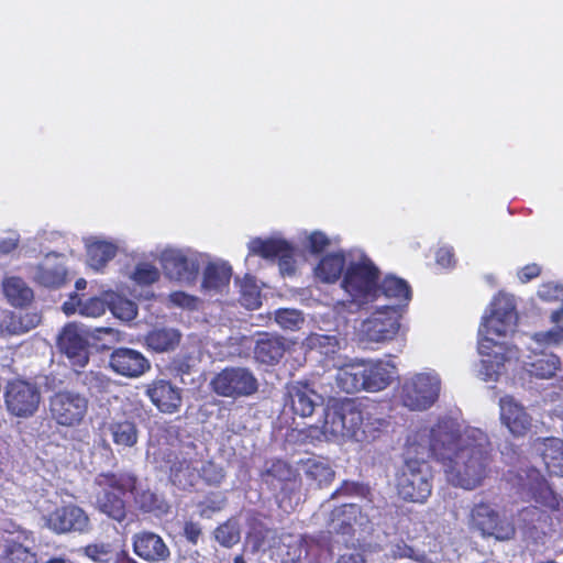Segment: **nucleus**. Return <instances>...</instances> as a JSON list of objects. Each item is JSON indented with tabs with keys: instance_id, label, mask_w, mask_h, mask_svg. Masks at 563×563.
Masks as SVG:
<instances>
[{
	"instance_id": "4be33fe9",
	"label": "nucleus",
	"mask_w": 563,
	"mask_h": 563,
	"mask_svg": "<svg viewBox=\"0 0 563 563\" xmlns=\"http://www.w3.org/2000/svg\"><path fill=\"white\" fill-rule=\"evenodd\" d=\"M345 262L346 257L343 251L325 254L317 264L314 275L322 283L334 284L345 272Z\"/></svg>"
},
{
	"instance_id": "5fc2aeb1",
	"label": "nucleus",
	"mask_w": 563,
	"mask_h": 563,
	"mask_svg": "<svg viewBox=\"0 0 563 563\" xmlns=\"http://www.w3.org/2000/svg\"><path fill=\"white\" fill-rule=\"evenodd\" d=\"M278 266L280 269V273L283 275H292L296 272V260H295V249L290 243L287 244V250L278 257Z\"/></svg>"
},
{
	"instance_id": "0e129e2a",
	"label": "nucleus",
	"mask_w": 563,
	"mask_h": 563,
	"mask_svg": "<svg viewBox=\"0 0 563 563\" xmlns=\"http://www.w3.org/2000/svg\"><path fill=\"white\" fill-rule=\"evenodd\" d=\"M201 527L198 522L195 521H186L184 525V537L186 540L191 543L192 545H196L198 543V540L201 536Z\"/></svg>"
},
{
	"instance_id": "e2e57ef3",
	"label": "nucleus",
	"mask_w": 563,
	"mask_h": 563,
	"mask_svg": "<svg viewBox=\"0 0 563 563\" xmlns=\"http://www.w3.org/2000/svg\"><path fill=\"white\" fill-rule=\"evenodd\" d=\"M89 517L81 508L73 506V531L84 532L89 528Z\"/></svg>"
},
{
	"instance_id": "c756f323",
	"label": "nucleus",
	"mask_w": 563,
	"mask_h": 563,
	"mask_svg": "<svg viewBox=\"0 0 563 563\" xmlns=\"http://www.w3.org/2000/svg\"><path fill=\"white\" fill-rule=\"evenodd\" d=\"M169 478L179 489L190 490L199 481L198 467L186 459L176 461L170 466Z\"/></svg>"
},
{
	"instance_id": "2f4dec72",
	"label": "nucleus",
	"mask_w": 563,
	"mask_h": 563,
	"mask_svg": "<svg viewBox=\"0 0 563 563\" xmlns=\"http://www.w3.org/2000/svg\"><path fill=\"white\" fill-rule=\"evenodd\" d=\"M301 463L307 479L316 483L319 487L328 485L333 481L334 471L328 461L319 457H309Z\"/></svg>"
},
{
	"instance_id": "bf43d9fd",
	"label": "nucleus",
	"mask_w": 563,
	"mask_h": 563,
	"mask_svg": "<svg viewBox=\"0 0 563 563\" xmlns=\"http://www.w3.org/2000/svg\"><path fill=\"white\" fill-rule=\"evenodd\" d=\"M330 244L329 238L319 231L312 232L309 236V249L311 253L320 254Z\"/></svg>"
},
{
	"instance_id": "603ef678",
	"label": "nucleus",
	"mask_w": 563,
	"mask_h": 563,
	"mask_svg": "<svg viewBox=\"0 0 563 563\" xmlns=\"http://www.w3.org/2000/svg\"><path fill=\"white\" fill-rule=\"evenodd\" d=\"M240 301L249 309H256L262 305L260 289L254 283L245 282L241 286Z\"/></svg>"
},
{
	"instance_id": "473e14b6",
	"label": "nucleus",
	"mask_w": 563,
	"mask_h": 563,
	"mask_svg": "<svg viewBox=\"0 0 563 563\" xmlns=\"http://www.w3.org/2000/svg\"><path fill=\"white\" fill-rule=\"evenodd\" d=\"M363 372L365 377V390L367 391L383 390L391 382L390 371L382 361L363 366Z\"/></svg>"
},
{
	"instance_id": "c9c22d12",
	"label": "nucleus",
	"mask_w": 563,
	"mask_h": 563,
	"mask_svg": "<svg viewBox=\"0 0 563 563\" xmlns=\"http://www.w3.org/2000/svg\"><path fill=\"white\" fill-rule=\"evenodd\" d=\"M533 499L542 507L559 511L561 509L562 498L556 494L548 481L543 477L536 481L531 486Z\"/></svg>"
},
{
	"instance_id": "3c124183",
	"label": "nucleus",
	"mask_w": 563,
	"mask_h": 563,
	"mask_svg": "<svg viewBox=\"0 0 563 563\" xmlns=\"http://www.w3.org/2000/svg\"><path fill=\"white\" fill-rule=\"evenodd\" d=\"M168 301L175 307L189 311L198 310L200 305V299L197 296L189 295L181 290L170 292Z\"/></svg>"
},
{
	"instance_id": "a19ab883",
	"label": "nucleus",
	"mask_w": 563,
	"mask_h": 563,
	"mask_svg": "<svg viewBox=\"0 0 563 563\" xmlns=\"http://www.w3.org/2000/svg\"><path fill=\"white\" fill-rule=\"evenodd\" d=\"M214 539L224 548H232L241 539L240 525L234 519H229L219 525L214 530Z\"/></svg>"
},
{
	"instance_id": "a878e982",
	"label": "nucleus",
	"mask_w": 563,
	"mask_h": 563,
	"mask_svg": "<svg viewBox=\"0 0 563 563\" xmlns=\"http://www.w3.org/2000/svg\"><path fill=\"white\" fill-rule=\"evenodd\" d=\"M2 289L7 300L13 307L22 308L34 298L33 290L22 278L16 276L5 277L2 282Z\"/></svg>"
},
{
	"instance_id": "e433bc0d",
	"label": "nucleus",
	"mask_w": 563,
	"mask_h": 563,
	"mask_svg": "<svg viewBox=\"0 0 563 563\" xmlns=\"http://www.w3.org/2000/svg\"><path fill=\"white\" fill-rule=\"evenodd\" d=\"M287 242L283 239H253L250 244V253L253 255H258L265 260H275L287 250Z\"/></svg>"
},
{
	"instance_id": "2eb2a0df",
	"label": "nucleus",
	"mask_w": 563,
	"mask_h": 563,
	"mask_svg": "<svg viewBox=\"0 0 563 563\" xmlns=\"http://www.w3.org/2000/svg\"><path fill=\"white\" fill-rule=\"evenodd\" d=\"M109 366L118 375L136 378L151 369L150 361L140 352L130 347L114 349Z\"/></svg>"
},
{
	"instance_id": "49530a36",
	"label": "nucleus",
	"mask_w": 563,
	"mask_h": 563,
	"mask_svg": "<svg viewBox=\"0 0 563 563\" xmlns=\"http://www.w3.org/2000/svg\"><path fill=\"white\" fill-rule=\"evenodd\" d=\"M199 479L208 486H219L225 477L223 468L213 461H203L198 467Z\"/></svg>"
},
{
	"instance_id": "20e7f679",
	"label": "nucleus",
	"mask_w": 563,
	"mask_h": 563,
	"mask_svg": "<svg viewBox=\"0 0 563 563\" xmlns=\"http://www.w3.org/2000/svg\"><path fill=\"white\" fill-rule=\"evenodd\" d=\"M96 505L110 518L121 522L126 516L124 496L136 490L137 477L129 472H102L95 477Z\"/></svg>"
},
{
	"instance_id": "f704fd0d",
	"label": "nucleus",
	"mask_w": 563,
	"mask_h": 563,
	"mask_svg": "<svg viewBox=\"0 0 563 563\" xmlns=\"http://www.w3.org/2000/svg\"><path fill=\"white\" fill-rule=\"evenodd\" d=\"M109 432L118 446L132 448L137 443L139 430L131 420L112 421L109 424Z\"/></svg>"
},
{
	"instance_id": "4d7b16f0",
	"label": "nucleus",
	"mask_w": 563,
	"mask_h": 563,
	"mask_svg": "<svg viewBox=\"0 0 563 563\" xmlns=\"http://www.w3.org/2000/svg\"><path fill=\"white\" fill-rule=\"evenodd\" d=\"M276 321L284 328L295 329L301 321L300 313L291 309H280L276 312Z\"/></svg>"
},
{
	"instance_id": "13d9d810",
	"label": "nucleus",
	"mask_w": 563,
	"mask_h": 563,
	"mask_svg": "<svg viewBox=\"0 0 563 563\" xmlns=\"http://www.w3.org/2000/svg\"><path fill=\"white\" fill-rule=\"evenodd\" d=\"M57 350L70 360V323H66L56 339Z\"/></svg>"
},
{
	"instance_id": "f8f14e48",
	"label": "nucleus",
	"mask_w": 563,
	"mask_h": 563,
	"mask_svg": "<svg viewBox=\"0 0 563 563\" xmlns=\"http://www.w3.org/2000/svg\"><path fill=\"white\" fill-rule=\"evenodd\" d=\"M285 393V405L291 412L301 418L311 417L316 408L323 404V397L305 380L287 383Z\"/></svg>"
},
{
	"instance_id": "ddd939ff",
	"label": "nucleus",
	"mask_w": 563,
	"mask_h": 563,
	"mask_svg": "<svg viewBox=\"0 0 563 563\" xmlns=\"http://www.w3.org/2000/svg\"><path fill=\"white\" fill-rule=\"evenodd\" d=\"M161 264L165 274L177 282H195L200 269L198 260L180 250L163 252Z\"/></svg>"
},
{
	"instance_id": "72a5a7b5",
	"label": "nucleus",
	"mask_w": 563,
	"mask_h": 563,
	"mask_svg": "<svg viewBox=\"0 0 563 563\" xmlns=\"http://www.w3.org/2000/svg\"><path fill=\"white\" fill-rule=\"evenodd\" d=\"M338 386L347 394L365 390V377L363 366L346 365L336 374Z\"/></svg>"
},
{
	"instance_id": "79ce46f5",
	"label": "nucleus",
	"mask_w": 563,
	"mask_h": 563,
	"mask_svg": "<svg viewBox=\"0 0 563 563\" xmlns=\"http://www.w3.org/2000/svg\"><path fill=\"white\" fill-rule=\"evenodd\" d=\"M53 418L62 426H70V394L58 393L51 399Z\"/></svg>"
},
{
	"instance_id": "ea45409f",
	"label": "nucleus",
	"mask_w": 563,
	"mask_h": 563,
	"mask_svg": "<svg viewBox=\"0 0 563 563\" xmlns=\"http://www.w3.org/2000/svg\"><path fill=\"white\" fill-rule=\"evenodd\" d=\"M563 307L551 313V321L556 325L548 331H540L532 334V340L541 346L560 345L563 342Z\"/></svg>"
},
{
	"instance_id": "9b49d317",
	"label": "nucleus",
	"mask_w": 563,
	"mask_h": 563,
	"mask_svg": "<svg viewBox=\"0 0 563 563\" xmlns=\"http://www.w3.org/2000/svg\"><path fill=\"white\" fill-rule=\"evenodd\" d=\"M400 329V314L395 307L385 306L377 309L364 321L363 332L371 342L393 340Z\"/></svg>"
},
{
	"instance_id": "bb28decb",
	"label": "nucleus",
	"mask_w": 563,
	"mask_h": 563,
	"mask_svg": "<svg viewBox=\"0 0 563 563\" xmlns=\"http://www.w3.org/2000/svg\"><path fill=\"white\" fill-rule=\"evenodd\" d=\"M494 345H496V343L493 342L492 338H482L478 341L479 353L487 356V358H484L481 362V374L483 375V379L486 382L497 379L506 361L504 354L496 353L494 356L490 355L488 350Z\"/></svg>"
},
{
	"instance_id": "864d4df0",
	"label": "nucleus",
	"mask_w": 563,
	"mask_h": 563,
	"mask_svg": "<svg viewBox=\"0 0 563 563\" xmlns=\"http://www.w3.org/2000/svg\"><path fill=\"white\" fill-rule=\"evenodd\" d=\"M0 333L3 336L24 333L20 316L13 312L5 313L0 321Z\"/></svg>"
},
{
	"instance_id": "f03ea898",
	"label": "nucleus",
	"mask_w": 563,
	"mask_h": 563,
	"mask_svg": "<svg viewBox=\"0 0 563 563\" xmlns=\"http://www.w3.org/2000/svg\"><path fill=\"white\" fill-rule=\"evenodd\" d=\"M424 449L419 442L409 443L405 461L396 473V492L406 503L423 504L431 496L433 473L424 460Z\"/></svg>"
},
{
	"instance_id": "6ab92c4d",
	"label": "nucleus",
	"mask_w": 563,
	"mask_h": 563,
	"mask_svg": "<svg viewBox=\"0 0 563 563\" xmlns=\"http://www.w3.org/2000/svg\"><path fill=\"white\" fill-rule=\"evenodd\" d=\"M289 345L285 338L263 332L254 346V358L264 365H276L288 351Z\"/></svg>"
},
{
	"instance_id": "c03bdc74",
	"label": "nucleus",
	"mask_w": 563,
	"mask_h": 563,
	"mask_svg": "<svg viewBox=\"0 0 563 563\" xmlns=\"http://www.w3.org/2000/svg\"><path fill=\"white\" fill-rule=\"evenodd\" d=\"M272 533V529L268 528L265 523L260 520H254L250 525V530L247 532V539L252 545V552L256 553L263 549Z\"/></svg>"
},
{
	"instance_id": "39448f33",
	"label": "nucleus",
	"mask_w": 563,
	"mask_h": 563,
	"mask_svg": "<svg viewBox=\"0 0 563 563\" xmlns=\"http://www.w3.org/2000/svg\"><path fill=\"white\" fill-rule=\"evenodd\" d=\"M467 519L468 527L483 538L509 541L517 532L512 519L500 511L496 503L484 496L473 503Z\"/></svg>"
},
{
	"instance_id": "f257e3e1",
	"label": "nucleus",
	"mask_w": 563,
	"mask_h": 563,
	"mask_svg": "<svg viewBox=\"0 0 563 563\" xmlns=\"http://www.w3.org/2000/svg\"><path fill=\"white\" fill-rule=\"evenodd\" d=\"M427 456L441 462L454 486L474 489L487 477L492 463L488 437L474 429L462 435L451 419H440L427 435Z\"/></svg>"
},
{
	"instance_id": "a18cd8bd",
	"label": "nucleus",
	"mask_w": 563,
	"mask_h": 563,
	"mask_svg": "<svg viewBox=\"0 0 563 563\" xmlns=\"http://www.w3.org/2000/svg\"><path fill=\"white\" fill-rule=\"evenodd\" d=\"M89 342L77 333L73 323V367H85L89 362Z\"/></svg>"
},
{
	"instance_id": "a211bd4d",
	"label": "nucleus",
	"mask_w": 563,
	"mask_h": 563,
	"mask_svg": "<svg viewBox=\"0 0 563 563\" xmlns=\"http://www.w3.org/2000/svg\"><path fill=\"white\" fill-rule=\"evenodd\" d=\"M499 408L500 421L514 437H523L529 432L532 419L526 408L512 396L501 397Z\"/></svg>"
},
{
	"instance_id": "6e6d98bb",
	"label": "nucleus",
	"mask_w": 563,
	"mask_h": 563,
	"mask_svg": "<svg viewBox=\"0 0 563 563\" xmlns=\"http://www.w3.org/2000/svg\"><path fill=\"white\" fill-rule=\"evenodd\" d=\"M88 409V398L85 393L77 390L73 393V422H79Z\"/></svg>"
},
{
	"instance_id": "f3484780",
	"label": "nucleus",
	"mask_w": 563,
	"mask_h": 563,
	"mask_svg": "<svg viewBox=\"0 0 563 563\" xmlns=\"http://www.w3.org/2000/svg\"><path fill=\"white\" fill-rule=\"evenodd\" d=\"M133 552L148 563L166 562L170 550L164 539L152 531H140L132 537Z\"/></svg>"
},
{
	"instance_id": "1a4fd4ad",
	"label": "nucleus",
	"mask_w": 563,
	"mask_h": 563,
	"mask_svg": "<svg viewBox=\"0 0 563 563\" xmlns=\"http://www.w3.org/2000/svg\"><path fill=\"white\" fill-rule=\"evenodd\" d=\"M517 313L512 299L504 294L494 297L490 302V312L484 316L479 327L483 338H501L512 329Z\"/></svg>"
},
{
	"instance_id": "c85d7f7f",
	"label": "nucleus",
	"mask_w": 563,
	"mask_h": 563,
	"mask_svg": "<svg viewBox=\"0 0 563 563\" xmlns=\"http://www.w3.org/2000/svg\"><path fill=\"white\" fill-rule=\"evenodd\" d=\"M358 512V507L354 504H345L339 507H335L330 514V531L335 532L338 534H352L354 532V522L356 520V515Z\"/></svg>"
},
{
	"instance_id": "6e6552de",
	"label": "nucleus",
	"mask_w": 563,
	"mask_h": 563,
	"mask_svg": "<svg viewBox=\"0 0 563 563\" xmlns=\"http://www.w3.org/2000/svg\"><path fill=\"white\" fill-rule=\"evenodd\" d=\"M441 382L438 376L419 373L407 378L400 389V399L410 410H426L439 398Z\"/></svg>"
},
{
	"instance_id": "4c0bfd02",
	"label": "nucleus",
	"mask_w": 563,
	"mask_h": 563,
	"mask_svg": "<svg viewBox=\"0 0 563 563\" xmlns=\"http://www.w3.org/2000/svg\"><path fill=\"white\" fill-rule=\"evenodd\" d=\"M379 291L389 299H395L398 302L408 303L411 299V288L409 284L399 277L388 275L379 285Z\"/></svg>"
},
{
	"instance_id": "052dcab7",
	"label": "nucleus",
	"mask_w": 563,
	"mask_h": 563,
	"mask_svg": "<svg viewBox=\"0 0 563 563\" xmlns=\"http://www.w3.org/2000/svg\"><path fill=\"white\" fill-rule=\"evenodd\" d=\"M334 563H367V561L364 550L352 548L340 554Z\"/></svg>"
},
{
	"instance_id": "37998d69",
	"label": "nucleus",
	"mask_w": 563,
	"mask_h": 563,
	"mask_svg": "<svg viewBox=\"0 0 563 563\" xmlns=\"http://www.w3.org/2000/svg\"><path fill=\"white\" fill-rule=\"evenodd\" d=\"M107 302L98 297H91L82 302L75 292H73V313L79 311L87 317H99L106 312Z\"/></svg>"
},
{
	"instance_id": "cd10ccee",
	"label": "nucleus",
	"mask_w": 563,
	"mask_h": 563,
	"mask_svg": "<svg viewBox=\"0 0 563 563\" xmlns=\"http://www.w3.org/2000/svg\"><path fill=\"white\" fill-rule=\"evenodd\" d=\"M0 563H37V560L34 552L9 536L0 545Z\"/></svg>"
},
{
	"instance_id": "412c9836",
	"label": "nucleus",
	"mask_w": 563,
	"mask_h": 563,
	"mask_svg": "<svg viewBox=\"0 0 563 563\" xmlns=\"http://www.w3.org/2000/svg\"><path fill=\"white\" fill-rule=\"evenodd\" d=\"M526 363L527 372L537 378L549 379L555 376L556 372L561 368V360L554 353L544 351L532 352Z\"/></svg>"
},
{
	"instance_id": "58836bf2",
	"label": "nucleus",
	"mask_w": 563,
	"mask_h": 563,
	"mask_svg": "<svg viewBox=\"0 0 563 563\" xmlns=\"http://www.w3.org/2000/svg\"><path fill=\"white\" fill-rule=\"evenodd\" d=\"M306 346L325 358H333L340 350V342L335 335L311 333L306 338Z\"/></svg>"
},
{
	"instance_id": "423d86ee",
	"label": "nucleus",
	"mask_w": 563,
	"mask_h": 563,
	"mask_svg": "<svg viewBox=\"0 0 563 563\" xmlns=\"http://www.w3.org/2000/svg\"><path fill=\"white\" fill-rule=\"evenodd\" d=\"M379 269L367 256L351 262L343 274L341 287L353 302L364 305L373 301L379 294Z\"/></svg>"
},
{
	"instance_id": "aec40b11",
	"label": "nucleus",
	"mask_w": 563,
	"mask_h": 563,
	"mask_svg": "<svg viewBox=\"0 0 563 563\" xmlns=\"http://www.w3.org/2000/svg\"><path fill=\"white\" fill-rule=\"evenodd\" d=\"M181 333L174 328H154L144 336V345L155 353L174 351L181 341Z\"/></svg>"
},
{
	"instance_id": "8fccbe9b",
	"label": "nucleus",
	"mask_w": 563,
	"mask_h": 563,
	"mask_svg": "<svg viewBox=\"0 0 563 563\" xmlns=\"http://www.w3.org/2000/svg\"><path fill=\"white\" fill-rule=\"evenodd\" d=\"M46 526L57 533L67 532L70 530L69 514L66 508L57 509L45 518Z\"/></svg>"
},
{
	"instance_id": "dca6fc26",
	"label": "nucleus",
	"mask_w": 563,
	"mask_h": 563,
	"mask_svg": "<svg viewBox=\"0 0 563 563\" xmlns=\"http://www.w3.org/2000/svg\"><path fill=\"white\" fill-rule=\"evenodd\" d=\"M66 264L67 258L65 255L49 253L38 265L31 268L30 276L41 286L56 288L66 280Z\"/></svg>"
},
{
	"instance_id": "680f3d73",
	"label": "nucleus",
	"mask_w": 563,
	"mask_h": 563,
	"mask_svg": "<svg viewBox=\"0 0 563 563\" xmlns=\"http://www.w3.org/2000/svg\"><path fill=\"white\" fill-rule=\"evenodd\" d=\"M84 553L96 562H102L109 554V545L106 544H88L84 549Z\"/></svg>"
},
{
	"instance_id": "4468645a",
	"label": "nucleus",
	"mask_w": 563,
	"mask_h": 563,
	"mask_svg": "<svg viewBox=\"0 0 563 563\" xmlns=\"http://www.w3.org/2000/svg\"><path fill=\"white\" fill-rule=\"evenodd\" d=\"M145 395L163 413L173 415L183 405L181 389L167 379H154L145 386Z\"/></svg>"
},
{
	"instance_id": "774afa93",
	"label": "nucleus",
	"mask_w": 563,
	"mask_h": 563,
	"mask_svg": "<svg viewBox=\"0 0 563 563\" xmlns=\"http://www.w3.org/2000/svg\"><path fill=\"white\" fill-rule=\"evenodd\" d=\"M20 318L24 333L37 327L42 320L41 314L37 312H26L20 316Z\"/></svg>"
},
{
	"instance_id": "7c9ffc66",
	"label": "nucleus",
	"mask_w": 563,
	"mask_h": 563,
	"mask_svg": "<svg viewBox=\"0 0 563 563\" xmlns=\"http://www.w3.org/2000/svg\"><path fill=\"white\" fill-rule=\"evenodd\" d=\"M117 252L118 247L112 242L95 240L87 244L88 263L97 271L102 269Z\"/></svg>"
},
{
	"instance_id": "9d476101",
	"label": "nucleus",
	"mask_w": 563,
	"mask_h": 563,
	"mask_svg": "<svg viewBox=\"0 0 563 563\" xmlns=\"http://www.w3.org/2000/svg\"><path fill=\"white\" fill-rule=\"evenodd\" d=\"M41 401V393L35 384L14 379L4 386V404L9 413L19 418L33 416Z\"/></svg>"
},
{
	"instance_id": "393cba45",
	"label": "nucleus",
	"mask_w": 563,
	"mask_h": 563,
	"mask_svg": "<svg viewBox=\"0 0 563 563\" xmlns=\"http://www.w3.org/2000/svg\"><path fill=\"white\" fill-rule=\"evenodd\" d=\"M232 268L225 263H209L203 271L201 287L207 291L221 292L229 286Z\"/></svg>"
},
{
	"instance_id": "69168bd1",
	"label": "nucleus",
	"mask_w": 563,
	"mask_h": 563,
	"mask_svg": "<svg viewBox=\"0 0 563 563\" xmlns=\"http://www.w3.org/2000/svg\"><path fill=\"white\" fill-rule=\"evenodd\" d=\"M541 274V267L536 264H527L518 272V278L522 284H527L530 280L539 277Z\"/></svg>"
},
{
	"instance_id": "7ed1b4c3",
	"label": "nucleus",
	"mask_w": 563,
	"mask_h": 563,
	"mask_svg": "<svg viewBox=\"0 0 563 563\" xmlns=\"http://www.w3.org/2000/svg\"><path fill=\"white\" fill-rule=\"evenodd\" d=\"M368 413L353 398H329L324 410L321 432L328 440L354 439L362 441L366 433Z\"/></svg>"
},
{
	"instance_id": "de8ad7c7",
	"label": "nucleus",
	"mask_w": 563,
	"mask_h": 563,
	"mask_svg": "<svg viewBox=\"0 0 563 563\" xmlns=\"http://www.w3.org/2000/svg\"><path fill=\"white\" fill-rule=\"evenodd\" d=\"M159 271L150 263H139L132 274V279L141 286H148L159 279Z\"/></svg>"
},
{
	"instance_id": "338daca9",
	"label": "nucleus",
	"mask_w": 563,
	"mask_h": 563,
	"mask_svg": "<svg viewBox=\"0 0 563 563\" xmlns=\"http://www.w3.org/2000/svg\"><path fill=\"white\" fill-rule=\"evenodd\" d=\"M435 261L442 267H451L454 264V253L449 247H440L437 251Z\"/></svg>"
},
{
	"instance_id": "0eeeda50",
	"label": "nucleus",
	"mask_w": 563,
	"mask_h": 563,
	"mask_svg": "<svg viewBox=\"0 0 563 563\" xmlns=\"http://www.w3.org/2000/svg\"><path fill=\"white\" fill-rule=\"evenodd\" d=\"M212 390L228 398L249 397L257 393L258 380L254 373L241 366H230L221 369L211 379Z\"/></svg>"
},
{
	"instance_id": "b1692460",
	"label": "nucleus",
	"mask_w": 563,
	"mask_h": 563,
	"mask_svg": "<svg viewBox=\"0 0 563 563\" xmlns=\"http://www.w3.org/2000/svg\"><path fill=\"white\" fill-rule=\"evenodd\" d=\"M540 455L549 474L563 477V440L554 437L543 439Z\"/></svg>"
},
{
	"instance_id": "5701e85b",
	"label": "nucleus",
	"mask_w": 563,
	"mask_h": 563,
	"mask_svg": "<svg viewBox=\"0 0 563 563\" xmlns=\"http://www.w3.org/2000/svg\"><path fill=\"white\" fill-rule=\"evenodd\" d=\"M260 476L263 483L275 489L295 479L296 472L287 462L275 459L266 462L265 468L261 472Z\"/></svg>"
},
{
	"instance_id": "09e8293b",
	"label": "nucleus",
	"mask_w": 563,
	"mask_h": 563,
	"mask_svg": "<svg viewBox=\"0 0 563 563\" xmlns=\"http://www.w3.org/2000/svg\"><path fill=\"white\" fill-rule=\"evenodd\" d=\"M109 307L112 313L121 320L130 321L133 320L137 314L136 305L132 300L120 296L113 299Z\"/></svg>"
}]
</instances>
